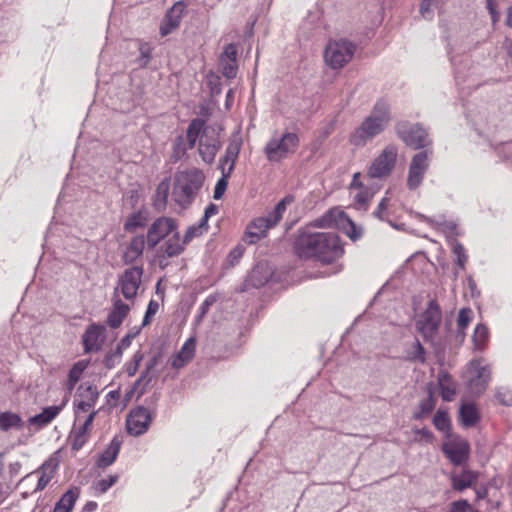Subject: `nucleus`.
Here are the masks:
<instances>
[{"mask_svg":"<svg viewBox=\"0 0 512 512\" xmlns=\"http://www.w3.org/2000/svg\"><path fill=\"white\" fill-rule=\"evenodd\" d=\"M295 251L301 258H316L331 263L340 258L344 249L337 234L302 229L295 240Z\"/></svg>","mask_w":512,"mask_h":512,"instance_id":"1","label":"nucleus"},{"mask_svg":"<svg viewBox=\"0 0 512 512\" xmlns=\"http://www.w3.org/2000/svg\"><path fill=\"white\" fill-rule=\"evenodd\" d=\"M392 120L391 107L387 100L378 99L368 116L350 135V142L363 147L383 133Z\"/></svg>","mask_w":512,"mask_h":512,"instance_id":"2","label":"nucleus"},{"mask_svg":"<svg viewBox=\"0 0 512 512\" xmlns=\"http://www.w3.org/2000/svg\"><path fill=\"white\" fill-rule=\"evenodd\" d=\"M188 148L193 149L198 142V152L203 162H214L218 151L222 147L220 133L215 128L206 125L201 118L193 119L186 131Z\"/></svg>","mask_w":512,"mask_h":512,"instance_id":"3","label":"nucleus"},{"mask_svg":"<svg viewBox=\"0 0 512 512\" xmlns=\"http://www.w3.org/2000/svg\"><path fill=\"white\" fill-rule=\"evenodd\" d=\"M205 181L202 170L191 167L179 170L174 174L171 197L181 208L187 209L196 200Z\"/></svg>","mask_w":512,"mask_h":512,"instance_id":"4","label":"nucleus"},{"mask_svg":"<svg viewBox=\"0 0 512 512\" xmlns=\"http://www.w3.org/2000/svg\"><path fill=\"white\" fill-rule=\"evenodd\" d=\"M293 200V196H285L267 215L255 218L253 221H251V223L247 226L245 234L248 243L254 244L262 238L266 237L267 231L279 223L286 211L287 206L291 204Z\"/></svg>","mask_w":512,"mask_h":512,"instance_id":"5","label":"nucleus"},{"mask_svg":"<svg viewBox=\"0 0 512 512\" xmlns=\"http://www.w3.org/2000/svg\"><path fill=\"white\" fill-rule=\"evenodd\" d=\"M356 46L347 39L330 40L324 50V61L331 69L343 68L351 61Z\"/></svg>","mask_w":512,"mask_h":512,"instance_id":"6","label":"nucleus"},{"mask_svg":"<svg viewBox=\"0 0 512 512\" xmlns=\"http://www.w3.org/2000/svg\"><path fill=\"white\" fill-rule=\"evenodd\" d=\"M395 131L407 146L414 149L427 148L432 143L427 129L419 123L399 121L395 125Z\"/></svg>","mask_w":512,"mask_h":512,"instance_id":"7","label":"nucleus"},{"mask_svg":"<svg viewBox=\"0 0 512 512\" xmlns=\"http://www.w3.org/2000/svg\"><path fill=\"white\" fill-rule=\"evenodd\" d=\"M299 146L296 133L286 132L280 138H271L264 147V153L270 162H280L293 154Z\"/></svg>","mask_w":512,"mask_h":512,"instance_id":"8","label":"nucleus"},{"mask_svg":"<svg viewBox=\"0 0 512 512\" xmlns=\"http://www.w3.org/2000/svg\"><path fill=\"white\" fill-rule=\"evenodd\" d=\"M442 319V313L436 300H430L426 310L416 321L417 331L426 341H432L436 337Z\"/></svg>","mask_w":512,"mask_h":512,"instance_id":"9","label":"nucleus"},{"mask_svg":"<svg viewBox=\"0 0 512 512\" xmlns=\"http://www.w3.org/2000/svg\"><path fill=\"white\" fill-rule=\"evenodd\" d=\"M398 149L394 145L386 146L370 164L367 175L371 179H381L390 175L395 167Z\"/></svg>","mask_w":512,"mask_h":512,"instance_id":"10","label":"nucleus"},{"mask_svg":"<svg viewBox=\"0 0 512 512\" xmlns=\"http://www.w3.org/2000/svg\"><path fill=\"white\" fill-rule=\"evenodd\" d=\"M142 275V266H133L126 269L118 279L113 297L119 298V293H121L126 300H133L140 287Z\"/></svg>","mask_w":512,"mask_h":512,"instance_id":"11","label":"nucleus"},{"mask_svg":"<svg viewBox=\"0 0 512 512\" xmlns=\"http://www.w3.org/2000/svg\"><path fill=\"white\" fill-rule=\"evenodd\" d=\"M432 150L425 149L416 153L409 165L407 187L410 190L417 189L423 182L424 176L429 168V158Z\"/></svg>","mask_w":512,"mask_h":512,"instance_id":"12","label":"nucleus"},{"mask_svg":"<svg viewBox=\"0 0 512 512\" xmlns=\"http://www.w3.org/2000/svg\"><path fill=\"white\" fill-rule=\"evenodd\" d=\"M471 377L468 380V389L471 395L480 396L486 390L490 379L491 370L489 366L483 365L481 360H472L469 363Z\"/></svg>","mask_w":512,"mask_h":512,"instance_id":"13","label":"nucleus"},{"mask_svg":"<svg viewBox=\"0 0 512 512\" xmlns=\"http://www.w3.org/2000/svg\"><path fill=\"white\" fill-rule=\"evenodd\" d=\"M178 229L177 222L171 217H158L150 225L147 231V245L154 249L164 238L171 235Z\"/></svg>","mask_w":512,"mask_h":512,"instance_id":"14","label":"nucleus"},{"mask_svg":"<svg viewBox=\"0 0 512 512\" xmlns=\"http://www.w3.org/2000/svg\"><path fill=\"white\" fill-rule=\"evenodd\" d=\"M79 391V399H74L75 422H80L83 418V414L88 415L93 411L99 398L97 387L93 385H87L86 387L81 385Z\"/></svg>","mask_w":512,"mask_h":512,"instance_id":"15","label":"nucleus"},{"mask_svg":"<svg viewBox=\"0 0 512 512\" xmlns=\"http://www.w3.org/2000/svg\"><path fill=\"white\" fill-rule=\"evenodd\" d=\"M151 422L152 415L150 411L143 406H138L132 409L127 416V432L132 436H140L147 432Z\"/></svg>","mask_w":512,"mask_h":512,"instance_id":"16","label":"nucleus"},{"mask_svg":"<svg viewBox=\"0 0 512 512\" xmlns=\"http://www.w3.org/2000/svg\"><path fill=\"white\" fill-rule=\"evenodd\" d=\"M442 452L453 465L460 466L469 458L470 445L467 440L458 438L444 443Z\"/></svg>","mask_w":512,"mask_h":512,"instance_id":"17","label":"nucleus"},{"mask_svg":"<svg viewBox=\"0 0 512 512\" xmlns=\"http://www.w3.org/2000/svg\"><path fill=\"white\" fill-rule=\"evenodd\" d=\"M106 328L104 325L93 323L89 325L82 335L85 353L98 351L105 340Z\"/></svg>","mask_w":512,"mask_h":512,"instance_id":"18","label":"nucleus"},{"mask_svg":"<svg viewBox=\"0 0 512 512\" xmlns=\"http://www.w3.org/2000/svg\"><path fill=\"white\" fill-rule=\"evenodd\" d=\"M185 8V3L178 1L168 10L160 24L161 36H167L179 27Z\"/></svg>","mask_w":512,"mask_h":512,"instance_id":"19","label":"nucleus"},{"mask_svg":"<svg viewBox=\"0 0 512 512\" xmlns=\"http://www.w3.org/2000/svg\"><path fill=\"white\" fill-rule=\"evenodd\" d=\"M219 65L224 77L233 79L237 75V47L230 43L225 46L219 58Z\"/></svg>","mask_w":512,"mask_h":512,"instance_id":"20","label":"nucleus"},{"mask_svg":"<svg viewBox=\"0 0 512 512\" xmlns=\"http://www.w3.org/2000/svg\"><path fill=\"white\" fill-rule=\"evenodd\" d=\"M344 215V211L339 208L329 209L325 214L321 217L313 220L309 225L305 228H339L340 222Z\"/></svg>","mask_w":512,"mask_h":512,"instance_id":"21","label":"nucleus"},{"mask_svg":"<svg viewBox=\"0 0 512 512\" xmlns=\"http://www.w3.org/2000/svg\"><path fill=\"white\" fill-rule=\"evenodd\" d=\"M112 302L113 308L109 312L106 322L110 328L116 329L121 326L124 319L127 317L130 306L124 303L120 298L113 297Z\"/></svg>","mask_w":512,"mask_h":512,"instance_id":"22","label":"nucleus"},{"mask_svg":"<svg viewBox=\"0 0 512 512\" xmlns=\"http://www.w3.org/2000/svg\"><path fill=\"white\" fill-rule=\"evenodd\" d=\"M159 355L153 356L146 365V368L142 371L140 377L135 381L132 391H137L139 395H142L145 392L147 385L152 381V379L158 376V373L154 371V367L159 362Z\"/></svg>","mask_w":512,"mask_h":512,"instance_id":"23","label":"nucleus"},{"mask_svg":"<svg viewBox=\"0 0 512 512\" xmlns=\"http://www.w3.org/2000/svg\"><path fill=\"white\" fill-rule=\"evenodd\" d=\"M478 474L470 469L463 468L460 472L451 474V483L454 490L462 492L476 483Z\"/></svg>","mask_w":512,"mask_h":512,"instance_id":"24","label":"nucleus"},{"mask_svg":"<svg viewBox=\"0 0 512 512\" xmlns=\"http://www.w3.org/2000/svg\"><path fill=\"white\" fill-rule=\"evenodd\" d=\"M273 275L272 269L267 262H258L251 270L248 281L255 288L265 285Z\"/></svg>","mask_w":512,"mask_h":512,"instance_id":"25","label":"nucleus"},{"mask_svg":"<svg viewBox=\"0 0 512 512\" xmlns=\"http://www.w3.org/2000/svg\"><path fill=\"white\" fill-rule=\"evenodd\" d=\"M122 446V439L118 436H114L107 448L101 453V455L97 459V466L99 468H106L112 465Z\"/></svg>","mask_w":512,"mask_h":512,"instance_id":"26","label":"nucleus"},{"mask_svg":"<svg viewBox=\"0 0 512 512\" xmlns=\"http://www.w3.org/2000/svg\"><path fill=\"white\" fill-rule=\"evenodd\" d=\"M196 348V341L193 337H190L185 341L180 351L174 356L171 365L172 367L179 369L185 366L194 356Z\"/></svg>","mask_w":512,"mask_h":512,"instance_id":"27","label":"nucleus"},{"mask_svg":"<svg viewBox=\"0 0 512 512\" xmlns=\"http://www.w3.org/2000/svg\"><path fill=\"white\" fill-rule=\"evenodd\" d=\"M144 248L145 237L143 235L132 238L123 255L124 263L131 264L136 261L142 255Z\"/></svg>","mask_w":512,"mask_h":512,"instance_id":"28","label":"nucleus"},{"mask_svg":"<svg viewBox=\"0 0 512 512\" xmlns=\"http://www.w3.org/2000/svg\"><path fill=\"white\" fill-rule=\"evenodd\" d=\"M437 380L442 399L444 401H452L456 394V384L452 377L447 372L440 371Z\"/></svg>","mask_w":512,"mask_h":512,"instance_id":"29","label":"nucleus"},{"mask_svg":"<svg viewBox=\"0 0 512 512\" xmlns=\"http://www.w3.org/2000/svg\"><path fill=\"white\" fill-rule=\"evenodd\" d=\"M459 420L466 428L475 426L480 420V414L476 405L473 403H463L459 410Z\"/></svg>","mask_w":512,"mask_h":512,"instance_id":"30","label":"nucleus"},{"mask_svg":"<svg viewBox=\"0 0 512 512\" xmlns=\"http://www.w3.org/2000/svg\"><path fill=\"white\" fill-rule=\"evenodd\" d=\"M187 243H184V239L181 240L178 229L171 234V236L165 241L163 245L164 254L169 257H176L180 255Z\"/></svg>","mask_w":512,"mask_h":512,"instance_id":"31","label":"nucleus"},{"mask_svg":"<svg viewBox=\"0 0 512 512\" xmlns=\"http://www.w3.org/2000/svg\"><path fill=\"white\" fill-rule=\"evenodd\" d=\"M62 408L63 405H53L46 407L42 410L41 413L30 417L29 423L32 425H37L39 427L46 426L60 413Z\"/></svg>","mask_w":512,"mask_h":512,"instance_id":"32","label":"nucleus"},{"mask_svg":"<svg viewBox=\"0 0 512 512\" xmlns=\"http://www.w3.org/2000/svg\"><path fill=\"white\" fill-rule=\"evenodd\" d=\"M436 406V398L433 391L430 389L426 398L422 399L417 409L413 412L412 418L414 420H423L427 418Z\"/></svg>","mask_w":512,"mask_h":512,"instance_id":"33","label":"nucleus"},{"mask_svg":"<svg viewBox=\"0 0 512 512\" xmlns=\"http://www.w3.org/2000/svg\"><path fill=\"white\" fill-rule=\"evenodd\" d=\"M57 468V462L53 459H49L44 462L41 466V475L38 479L35 492L42 491L46 488L49 482L54 477L55 471Z\"/></svg>","mask_w":512,"mask_h":512,"instance_id":"34","label":"nucleus"},{"mask_svg":"<svg viewBox=\"0 0 512 512\" xmlns=\"http://www.w3.org/2000/svg\"><path fill=\"white\" fill-rule=\"evenodd\" d=\"M24 426V421L19 414L6 411L0 413V430L9 431L11 429L20 430Z\"/></svg>","mask_w":512,"mask_h":512,"instance_id":"35","label":"nucleus"},{"mask_svg":"<svg viewBox=\"0 0 512 512\" xmlns=\"http://www.w3.org/2000/svg\"><path fill=\"white\" fill-rule=\"evenodd\" d=\"M79 497V490L69 489L66 491L60 500L55 504L53 512H71L77 499Z\"/></svg>","mask_w":512,"mask_h":512,"instance_id":"36","label":"nucleus"},{"mask_svg":"<svg viewBox=\"0 0 512 512\" xmlns=\"http://www.w3.org/2000/svg\"><path fill=\"white\" fill-rule=\"evenodd\" d=\"M376 191V188L369 185L358 189V192L354 196L356 208L366 210Z\"/></svg>","mask_w":512,"mask_h":512,"instance_id":"37","label":"nucleus"},{"mask_svg":"<svg viewBox=\"0 0 512 512\" xmlns=\"http://www.w3.org/2000/svg\"><path fill=\"white\" fill-rule=\"evenodd\" d=\"M352 240L357 241L363 235V229L356 224L344 213L339 228Z\"/></svg>","mask_w":512,"mask_h":512,"instance_id":"38","label":"nucleus"},{"mask_svg":"<svg viewBox=\"0 0 512 512\" xmlns=\"http://www.w3.org/2000/svg\"><path fill=\"white\" fill-rule=\"evenodd\" d=\"M406 359L410 362L424 364L426 362V351L420 341L416 339L406 351Z\"/></svg>","mask_w":512,"mask_h":512,"instance_id":"39","label":"nucleus"},{"mask_svg":"<svg viewBox=\"0 0 512 512\" xmlns=\"http://www.w3.org/2000/svg\"><path fill=\"white\" fill-rule=\"evenodd\" d=\"M88 438V430H82V427L77 426L75 423L69 436L72 449L75 451L80 450L88 441Z\"/></svg>","mask_w":512,"mask_h":512,"instance_id":"40","label":"nucleus"},{"mask_svg":"<svg viewBox=\"0 0 512 512\" xmlns=\"http://www.w3.org/2000/svg\"><path fill=\"white\" fill-rule=\"evenodd\" d=\"M472 339L474 342L475 349L482 351L489 340L488 327L483 323L477 324L474 329Z\"/></svg>","mask_w":512,"mask_h":512,"instance_id":"41","label":"nucleus"},{"mask_svg":"<svg viewBox=\"0 0 512 512\" xmlns=\"http://www.w3.org/2000/svg\"><path fill=\"white\" fill-rule=\"evenodd\" d=\"M88 366V362L81 360L76 362L71 369L69 370L68 374V381H67V388L68 390H73L76 383L80 380L83 372Z\"/></svg>","mask_w":512,"mask_h":512,"instance_id":"42","label":"nucleus"},{"mask_svg":"<svg viewBox=\"0 0 512 512\" xmlns=\"http://www.w3.org/2000/svg\"><path fill=\"white\" fill-rule=\"evenodd\" d=\"M433 425L438 431L449 434L451 431V420L448 412L438 409L433 417Z\"/></svg>","mask_w":512,"mask_h":512,"instance_id":"43","label":"nucleus"},{"mask_svg":"<svg viewBox=\"0 0 512 512\" xmlns=\"http://www.w3.org/2000/svg\"><path fill=\"white\" fill-rule=\"evenodd\" d=\"M449 242L451 245L452 253L455 255V263L459 267V269L463 270L468 261V256L466 254L465 248L455 238L450 239Z\"/></svg>","mask_w":512,"mask_h":512,"instance_id":"44","label":"nucleus"},{"mask_svg":"<svg viewBox=\"0 0 512 512\" xmlns=\"http://www.w3.org/2000/svg\"><path fill=\"white\" fill-rule=\"evenodd\" d=\"M170 184L167 179L161 181L156 189L154 205L157 209H163L167 204Z\"/></svg>","mask_w":512,"mask_h":512,"instance_id":"45","label":"nucleus"},{"mask_svg":"<svg viewBox=\"0 0 512 512\" xmlns=\"http://www.w3.org/2000/svg\"><path fill=\"white\" fill-rule=\"evenodd\" d=\"M473 311L470 308H462L459 310L458 318H457V327L458 334L464 336L465 329L468 327L469 323L472 320Z\"/></svg>","mask_w":512,"mask_h":512,"instance_id":"46","label":"nucleus"},{"mask_svg":"<svg viewBox=\"0 0 512 512\" xmlns=\"http://www.w3.org/2000/svg\"><path fill=\"white\" fill-rule=\"evenodd\" d=\"M240 149H241V141L236 138L232 139L229 142L223 157H225L226 160H230V164H233L235 166V162L238 158Z\"/></svg>","mask_w":512,"mask_h":512,"instance_id":"47","label":"nucleus"},{"mask_svg":"<svg viewBox=\"0 0 512 512\" xmlns=\"http://www.w3.org/2000/svg\"><path fill=\"white\" fill-rule=\"evenodd\" d=\"M152 50L149 43H141L139 45V57L136 60L139 67L144 68L148 65L152 59Z\"/></svg>","mask_w":512,"mask_h":512,"instance_id":"48","label":"nucleus"},{"mask_svg":"<svg viewBox=\"0 0 512 512\" xmlns=\"http://www.w3.org/2000/svg\"><path fill=\"white\" fill-rule=\"evenodd\" d=\"M388 194H389V191L386 192V195H388ZM389 201H390V199L388 196L383 197L382 200L379 202L377 209L374 211V215H375V217H377L378 219H380L382 221H388V223L391 226L396 228V225L387 219V217H388L387 208H388Z\"/></svg>","mask_w":512,"mask_h":512,"instance_id":"49","label":"nucleus"},{"mask_svg":"<svg viewBox=\"0 0 512 512\" xmlns=\"http://www.w3.org/2000/svg\"><path fill=\"white\" fill-rule=\"evenodd\" d=\"M143 358L144 354L142 351L138 350L134 353L132 360L125 365V371L129 377H132L136 374Z\"/></svg>","mask_w":512,"mask_h":512,"instance_id":"50","label":"nucleus"},{"mask_svg":"<svg viewBox=\"0 0 512 512\" xmlns=\"http://www.w3.org/2000/svg\"><path fill=\"white\" fill-rule=\"evenodd\" d=\"M219 295L217 293L210 294L205 298V300L202 302V304L199 307V315L197 316V320L200 321L203 319V317L209 312L211 306L216 303L218 300Z\"/></svg>","mask_w":512,"mask_h":512,"instance_id":"51","label":"nucleus"},{"mask_svg":"<svg viewBox=\"0 0 512 512\" xmlns=\"http://www.w3.org/2000/svg\"><path fill=\"white\" fill-rule=\"evenodd\" d=\"M495 398L504 406L512 405V391L508 388H498L495 393Z\"/></svg>","mask_w":512,"mask_h":512,"instance_id":"52","label":"nucleus"},{"mask_svg":"<svg viewBox=\"0 0 512 512\" xmlns=\"http://www.w3.org/2000/svg\"><path fill=\"white\" fill-rule=\"evenodd\" d=\"M145 225L144 218L141 214H133L129 217L125 223V230L128 232H134L137 227H143Z\"/></svg>","mask_w":512,"mask_h":512,"instance_id":"53","label":"nucleus"},{"mask_svg":"<svg viewBox=\"0 0 512 512\" xmlns=\"http://www.w3.org/2000/svg\"><path fill=\"white\" fill-rule=\"evenodd\" d=\"M486 9L489 12L491 22L496 25L500 21L501 14L498 10L497 0H486Z\"/></svg>","mask_w":512,"mask_h":512,"instance_id":"54","label":"nucleus"},{"mask_svg":"<svg viewBox=\"0 0 512 512\" xmlns=\"http://www.w3.org/2000/svg\"><path fill=\"white\" fill-rule=\"evenodd\" d=\"M118 480V475H109L97 482L96 488L100 493L107 492Z\"/></svg>","mask_w":512,"mask_h":512,"instance_id":"55","label":"nucleus"},{"mask_svg":"<svg viewBox=\"0 0 512 512\" xmlns=\"http://www.w3.org/2000/svg\"><path fill=\"white\" fill-rule=\"evenodd\" d=\"M413 432L416 435L415 441H424L425 443H432L434 440L433 433L427 428H415Z\"/></svg>","mask_w":512,"mask_h":512,"instance_id":"56","label":"nucleus"},{"mask_svg":"<svg viewBox=\"0 0 512 512\" xmlns=\"http://www.w3.org/2000/svg\"><path fill=\"white\" fill-rule=\"evenodd\" d=\"M159 310V303L155 300H150L148 303V307L146 310V313L143 318L142 325L146 326L151 322V318L158 312Z\"/></svg>","mask_w":512,"mask_h":512,"instance_id":"57","label":"nucleus"},{"mask_svg":"<svg viewBox=\"0 0 512 512\" xmlns=\"http://www.w3.org/2000/svg\"><path fill=\"white\" fill-rule=\"evenodd\" d=\"M471 510L469 502L465 499L454 501L450 504L448 512H468Z\"/></svg>","mask_w":512,"mask_h":512,"instance_id":"58","label":"nucleus"},{"mask_svg":"<svg viewBox=\"0 0 512 512\" xmlns=\"http://www.w3.org/2000/svg\"><path fill=\"white\" fill-rule=\"evenodd\" d=\"M227 186H228V181L220 178L214 187L213 198L215 200H220L223 197V195L227 189Z\"/></svg>","mask_w":512,"mask_h":512,"instance_id":"59","label":"nucleus"},{"mask_svg":"<svg viewBox=\"0 0 512 512\" xmlns=\"http://www.w3.org/2000/svg\"><path fill=\"white\" fill-rule=\"evenodd\" d=\"M204 232L197 225L189 226L184 234V243L191 242L195 237L201 236Z\"/></svg>","mask_w":512,"mask_h":512,"instance_id":"60","label":"nucleus"},{"mask_svg":"<svg viewBox=\"0 0 512 512\" xmlns=\"http://www.w3.org/2000/svg\"><path fill=\"white\" fill-rule=\"evenodd\" d=\"M432 5L433 0H422L420 4V13L424 18L431 19L432 18Z\"/></svg>","mask_w":512,"mask_h":512,"instance_id":"61","label":"nucleus"},{"mask_svg":"<svg viewBox=\"0 0 512 512\" xmlns=\"http://www.w3.org/2000/svg\"><path fill=\"white\" fill-rule=\"evenodd\" d=\"M98 414V410L91 411L86 417H83V422L79 426L82 427V430H88L91 428L93 421Z\"/></svg>","mask_w":512,"mask_h":512,"instance_id":"62","label":"nucleus"},{"mask_svg":"<svg viewBox=\"0 0 512 512\" xmlns=\"http://www.w3.org/2000/svg\"><path fill=\"white\" fill-rule=\"evenodd\" d=\"M120 359L116 358L112 353L108 352L104 357V365L108 369L114 368L117 364L120 363Z\"/></svg>","mask_w":512,"mask_h":512,"instance_id":"63","label":"nucleus"},{"mask_svg":"<svg viewBox=\"0 0 512 512\" xmlns=\"http://www.w3.org/2000/svg\"><path fill=\"white\" fill-rule=\"evenodd\" d=\"M467 286L470 290V293L472 297H479L480 296V290L477 288V284L472 276H469L467 278Z\"/></svg>","mask_w":512,"mask_h":512,"instance_id":"64","label":"nucleus"}]
</instances>
